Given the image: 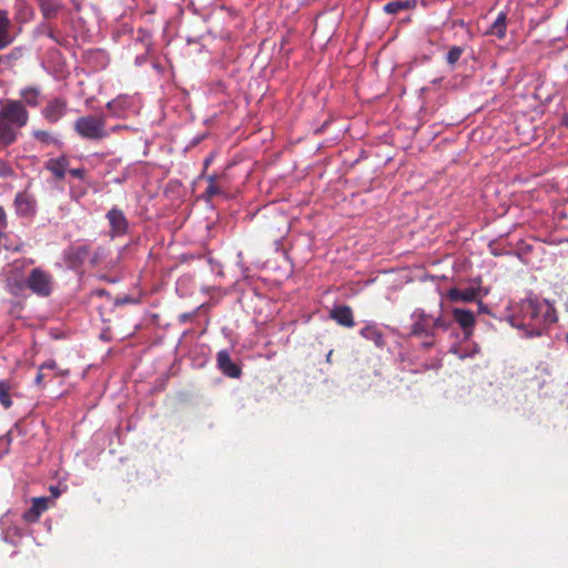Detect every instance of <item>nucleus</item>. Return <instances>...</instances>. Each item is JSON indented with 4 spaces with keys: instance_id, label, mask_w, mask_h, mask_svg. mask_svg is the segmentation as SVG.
<instances>
[{
    "instance_id": "obj_1",
    "label": "nucleus",
    "mask_w": 568,
    "mask_h": 568,
    "mask_svg": "<svg viewBox=\"0 0 568 568\" xmlns=\"http://www.w3.org/2000/svg\"><path fill=\"white\" fill-rule=\"evenodd\" d=\"M520 317L507 316L506 321L515 328L523 331L526 337H538L557 322L555 306L547 300L528 297L519 305Z\"/></svg>"
},
{
    "instance_id": "obj_2",
    "label": "nucleus",
    "mask_w": 568,
    "mask_h": 568,
    "mask_svg": "<svg viewBox=\"0 0 568 568\" xmlns=\"http://www.w3.org/2000/svg\"><path fill=\"white\" fill-rule=\"evenodd\" d=\"M410 335L423 338L422 347L428 349L436 343L435 338L439 331L446 332L452 326V321L442 314L432 315L424 308H415L410 314Z\"/></svg>"
},
{
    "instance_id": "obj_3",
    "label": "nucleus",
    "mask_w": 568,
    "mask_h": 568,
    "mask_svg": "<svg viewBox=\"0 0 568 568\" xmlns=\"http://www.w3.org/2000/svg\"><path fill=\"white\" fill-rule=\"evenodd\" d=\"M29 112L20 101H9L0 109V150L13 144L18 130L26 126Z\"/></svg>"
},
{
    "instance_id": "obj_4",
    "label": "nucleus",
    "mask_w": 568,
    "mask_h": 568,
    "mask_svg": "<svg viewBox=\"0 0 568 568\" xmlns=\"http://www.w3.org/2000/svg\"><path fill=\"white\" fill-rule=\"evenodd\" d=\"M73 129L75 133L88 141H102L110 136V131L105 126L104 115H82L79 116L74 123Z\"/></svg>"
},
{
    "instance_id": "obj_5",
    "label": "nucleus",
    "mask_w": 568,
    "mask_h": 568,
    "mask_svg": "<svg viewBox=\"0 0 568 568\" xmlns=\"http://www.w3.org/2000/svg\"><path fill=\"white\" fill-rule=\"evenodd\" d=\"M54 284L53 275L41 267L32 268L26 280L27 287L39 297H49Z\"/></svg>"
},
{
    "instance_id": "obj_6",
    "label": "nucleus",
    "mask_w": 568,
    "mask_h": 568,
    "mask_svg": "<svg viewBox=\"0 0 568 568\" xmlns=\"http://www.w3.org/2000/svg\"><path fill=\"white\" fill-rule=\"evenodd\" d=\"M105 108L110 111L111 116L115 119H128L138 113L139 105L135 97L120 94L109 101Z\"/></svg>"
},
{
    "instance_id": "obj_7",
    "label": "nucleus",
    "mask_w": 568,
    "mask_h": 568,
    "mask_svg": "<svg viewBox=\"0 0 568 568\" xmlns=\"http://www.w3.org/2000/svg\"><path fill=\"white\" fill-rule=\"evenodd\" d=\"M13 207L18 217L32 220L38 212V202L31 192L23 190L16 194Z\"/></svg>"
},
{
    "instance_id": "obj_8",
    "label": "nucleus",
    "mask_w": 568,
    "mask_h": 568,
    "mask_svg": "<svg viewBox=\"0 0 568 568\" xmlns=\"http://www.w3.org/2000/svg\"><path fill=\"white\" fill-rule=\"evenodd\" d=\"M19 517L16 513L7 511L0 519L1 538L6 542L16 545L17 539L22 536V529L19 526Z\"/></svg>"
},
{
    "instance_id": "obj_9",
    "label": "nucleus",
    "mask_w": 568,
    "mask_h": 568,
    "mask_svg": "<svg viewBox=\"0 0 568 568\" xmlns=\"http://www.w3.org/2000/svg\"><path fill=\"white\" fill-rule=\"evenodd\" d=\"M68 102L63 98L55 97L50 99L41 110L42 118L49 123H58L68 113Z\"/></svg>"
},
{
    "instance_id": "obj_10",
    "label": "nucleus",
    "mask_w": 568,
    "mask_h": 568,
    "mask_svg": "<svg viewBox=\"0 0 568 568\" xmlns=\"http://www.w3.org/2000/svg\"><path fill=\"white\" fill-rule=\"evenodd\" d=\"M89 255V246L85 244L72 245L62 253V260L69 270L79 268Z\"/></svg>"
},
{
    "instance_id": "obj_11",
    "label": "nucleus",
    "mask_w": 568,
    "mask_h": 568,
    "mask_svg": "<svg viewBox=\"0 0 568 568\" xmlns=\"http://www.w3.org/2000/svg\"><path fill=\"white\" fill-rule=\"evenodd\" d=\"M488 294L487 290H483L480 286H470L464 290L453 287L447 291V297L452 302H475Z\"/></svg>"
},
{
    "instance_id": "obj_12",
    "label": "nucleus",
    "mask_w": 568,
    "mask_h": 568,
    "mask_svg": "<svg viewBox=\"0 0 568 568\" xmlns=\"http://www.w3.org/2000/svg\"><path fill=\"white\" fill-rule=\"evenodd\" d=\"M106 219L110 224V234L113 237L126 234L129 222L122 210L112 207L108 211Z\"/></svg>"
},
{
    "instance_id": "obj_13",
    "label": "nucleus",
    "mask_w": 568,
    "mask_h": 568,
    "mask_svg": "<svg viewBox=\"0 0 568 568\" xmlns=\"http://www.w3.org/2000/svg\"><path fill=\"white\" fill-rule=\"evenodd\" d=\"M219 369L227 377L237 378L241 376V367L235 364L226 349H222L216 355Z\"/></svg>"
},
{
    "instance_id": "obj_14",
    "label": "nucleus",
    "mask_w": 568,
    "mask_h": 568,
    "mask_svg": "<svg viewBox=\"0 0 568 568\" xmlns=\"http://www.w3.org/2000/svg\"><path fill=\"white\" fill-rule=\"evenodd\" d=\"M363 338L371 341L377 348H384L386 345L384 334L375 322H367L359 331Z\"/></svg>"
},
{
    "instance_id": "obj_15",
    "label": "nucleus",
    "mask_w": 568,
    "mask_h": 568,
    "mask_svg": "<svg viewBox=\"0 0 568 568\" xmlns=\"http://www.w3.org/2000/svg\"><path fill=\"white\" fill-rule=\"evenodd\" d=\"M455 322L462 327L466 337L470 336L475 326V315L471 311L460 307L453 308Z\"/></svg>"
},
{
    "instance_id": "obj_16",
    "label": "nucleus",
    "mask_w": 568,
    "mask_h": 568,
    "mask_svg": "<svg viewBox=\"0 0 568 568\" xmlns=\"http://www.w3.org/2000/svg\"><path fill=\"white\" fill-rule=\"evenodd\" d=\"M70 161L67 155H60L58 158H51L49 159L44 168L45 170L50 171L55 179L62 180L65 176V173L69 169Z\"/></svg>"
},
{
    "instance_id": "obj_17",
    "label": "nucleus",
    "mask_w": 568,
    "mask_h": 568,
    "mask_svg": "<svg viewBox=\"0 0 568 568\" xmlns=\"http://www.w3.org/2000/svg\"><path fill=\"white\" fill-rule=\"evenodd\" d=\"M329 316L342 326L353 327L355 325L352 308L347 305L335 306L332 308Z\"/></svg>"
},
{
    "instance_id": "obj_18",
    "label": "nucleus",
    "mask_w": 568,
    "mask_h": 568,
    "mask_svg": "<svg viewBox=\"0 0 568 568\" xmlns=\"http://www.w3.org/2000/svg\"><path fill=\"white\" fill-rule=\"evenodd\" d=\"M48 503L49 498L47 497L34 498L32 507L22 515V518L28 523L37 521L41 514L48 509Z\"/></svg>"
},
{
    "instance_id": "obj_19",
    "label": "nucleus",
    "mask_w": 568,
    "mask_h": 568,
    "mask_svg": "<svg viewBox=\"0 0 568 568\" xmlns=\"http://www.w3.org/2000/svg\"><path fill=\"white\" fill-rule=\"evenodd\" d=\"M20 101L31 108H37L41 101V90L39 87H26L20 90Z\"/></svg>"
},
{
    "instance_id": "obj_20",
    "label": "nucleus",
    "mask_w": 568,
    "mask_h": 568,
    "mask_svg": "<svg viewBox=\"0 0 568 568\" xmlns=\"http://www.w3.org/2000/svg\"><path fill=\"white\" fill-rule=\"evenodd\" d=\"M41 13L45 19L57 17L60 10L63 8L62 0H38Z\"/></svg>"
},
{
    "instance_id": "obj_21",
    "label": "nucleus",
    "mask_w": 568,
    "mask_h": 568,
    "mask_svg": "<svg viewBox=\"0 0 568 568\" xmlns=\"http://www.w3.org/2000/svg\"><path fill=\"white\" fill-rule=\"evenodd\" d=\"M10 19L8 11L0 9V49L6 48L12 42L9 33Z\"/></svg>"
},
{
    "instance_id": "obj_22",
    "label": "nucleus",
    "mask_w": 568,
    "mask_h": 568,
    "mask_svg": "<svg viewBox=\"0 0 568 568\" xmlns=\"http://www.w3.org/2000/svg\"><path fill=\"white\" fill-rule=\"evenodd\" d=\"M506 20L507 14L504 11H500L490 28L488 29L487 33L496 36L498 39H503L506 36Z\"/></svg>"
},
{
    "instance_id": "obj_23",
    "label": "nucleus",
    "mask_w": 568,
    "mask_h": 568,
    "mask_svg": "<svg viewBox=\"0 0 568 568\" xmlns=\"http://www.w3.org/2000/svg\"><path fill=\"white\" fill-rule=\"evenodd\" d=\"M415 6H416V0L389 1L384 6V12L387 14H395L399 11L414 8Z\"/></svg>"
},
{
    "instance_id": "obj_24",
    "label": "nucleus",
    "mask_w": 568,
    "mask_h": 568,
    "mask_svg": "<svg viewBox=\"0 0 568 568\" xmlns=\"http://www.w3.org/2000/svg\"><path fill=\"white\" fill-rule=\"evenodd\" d=\"M24 286H27L26 282L20 280L18 276L8 275L6 278V288L10 294L14 296H19L23 291Z\"/></svg>"
},
{
    "instance_id": "obj_25",
    "label": "nucleus",
    "mask_w": 568,
    "mask_h": 568,
    "mask_svg": "<svg viewBox=\"0 0 568 568\" xmlns=\"http://www.w3.org/2000/svg\"><path fill=\"white\" fill-rule=\"evenodd\" d=\"M11 384L6 379H0V404L6 408H10L12 406L11 400Z\"/></svg>"
},
{
    "instance_id": "obj_26",
    "label": "nucleus",
    "mask_w": 568,
    "mask_h": 568,
    "mask_svg": "<svg viewBox=\"0 0 568 568\" xmlns=\"http://www.w3.org/2000/svg\"><path fill=\"white\" fill-rule=\"evenodd\" d=\"M32 136L43 144L61 145V141L58 138L53 136L49 131L34 130L32 131Z\"/></svg>"
},
{
    "instance_id": "obj_27",
    "label": "nucleus",
    "mask_w": 568,
    "mask_h": 568,
    "mask_svg": "<svg viewBox=\"0 0 568 568\" xmlns=\"http://www.w3.org/2000/svg\"><path fill=\"white\" fill-rule=\"evenodd\" d=\"M464 53V48L454 45L446 54V61L449 65H455Z\"/></svg>"
},
{
    "instance_id": "obj_28",
    "label": "nucleus",
    "mask_w": 568,
    "mask_h": 568,
    "mask_svg": "<svg viewBox=\"0 0 568 568\" xmlns=\"http://www.w3.org/2000/svg\"><path fill=\"white\" fill-rule=\"evenodd\" d=\"M449 352L454 355H456L460 359H465L468 357H473L475 354L479 352V348L477 345H475L470 351L462 349L459 346H452Z\"/></svg>"
},
{
    "instance_id": "obj_29",
    "label": "nucleus",
    "mask_w": 568,
    "mask_h": 568,
    "mask_svg": "<svg viewBox=\"0 0 568 568\" xmlns=\"http://www.w3.org/2000/svg\"><path fill=\"white\" fill-rule=\"evenodd\" d=\"M108 250L102 247V246H99L95 248V251L93 252L91 258H90V264L92 266H97L99 265L100 263H102L106 256H108Z\"/></svg>"
},
{
    "instance_id": "obj_30",
    "label": "nucleus",
    "mask_w": 568,
    "mask_h": 568,
    "mask_svg": "<svg viewBox=\"0 0 568 568\" xmlns=\"http://www.w3.org/2000/svg\"><path fill=\"white\" fill-rule=\"evenodd\" d=\"M209 185L205 190L204 196L206 199H212L213 196L221 194V189L215 183V175H210L207 178Z\"/></svg>"
},
{
    "instance_id": "obj_31",
    "label": "nucleus",
    "mask_w": 568,
    "mask_h": 568,
    "mask_svg": "<svg viewBox=\"0 0 568 568\" xmlns=\"http://www.w3.org/2000/svg\"><path fill=\"white\" fill-rule=\"evenodd\" d=\"M12 175H13V170L10 166V164L7 161L0 159V178L6 179V178H10Z\"/></svg>"
},
{
    "instance_id": "obj_32",
    "label": "nucleus",
    "mask_w": 568,
    "mask_h": 568,
    "mask_svg": "<svg viewBox=\"0 0 568 568\" xmlns=\"http://www.w3.org/2000/svg\"><path fill=\"white\" fill-rule=\"evenodd\" d=\"M236 265L237 267L240 268L241 271V274L244 278H247L248 277V272H250V268L244 264L243 262V253L242 252H239L237 253V262H236Z\"/></svg>"
},
{
    "instance_id": "obj_33",
    "label": "nucleus",
    "mask_w": 568,
    "mask_h": 568,
    "mask_svg": "<svg viewBox=\"0 0 568 568\" xmlns=\"http://www.w3.org/2000/svg\"><path fill=\"white\" fill-rule=\"evenodd\" d=\"M69 174L78 180H84L85 170L83 168L70 169L68 170Z\"/></svg>"
},
{
    "instance_id": "obj_34",
    "label": "nucleus",
    "mask_w": 568,
    "mask_h": 568,
    "mask_svg": "<svg viewBox=\"0 0 568 568\" xmlns=\"http://www.w3.org/2000/svg\"><path fill=\"white\" fill-rule=\"evenodd\" d=\"M8 226V217L4 209L0 205V230H6Z\"/></svg>"
},
{
    "instance_id": "obj_35",
    "label": "nucleus",
    "mask_w": 568,
    "mask_h": 568,
    "mask_svg": "<svg viewBox=\"0 0 568 568\" xmlns=\"http://www.w3.org/2000/svg\"><path fill=\"white\" fill-rule=\"evenodd\" d=\"M477 311L479 314H488V315H491L494 316L490 311L488 310L487 305H485L480 298L477 300Z\"/></svg>"
},
{
    "instance_id": "obj_36",
    "label": "nucleus",
    "mask_w": 568,
    "mask_h": 568,
    "mask_svg": "<svg viewBox=\"0 0 568 568\" xmlns=\"http://www.w3.org/2000/svg\"><path fill=\"white\" fill-rule=\"evenodd\" d=\"M57 367V363L53 359H49L40 365L39 369H54Z\"/></svg>"
},
{
    "instance_id": "obj_37",
    "label": "nucleus",
    "mask_w": 568,
    "mask_h": 568,
    "mask_svg": "<svg viewBox=\"0 0 568 568\" xmlns=\"http://www.w3.org/2000/svg\"><path fill=\"white\" fill-rule=\"evenodd\" d=\"M195 312L192 313H183L180 315L179 320L181 323H187L194 316Z\"/></svg>"
},
{
    "instance_id": "obj_38",
    "label": "nucleus",
    "mask_w": 568,
    "mask_h": 568,
    "mask_svg": "<svg viewBox=\"0 0 568 568\" xmlns=\"http://www.w3.org/2000/svg\"><path fill=\"white\" fill-rule=\"evenodd\" d=\"M125 129H128L126 125L116 124V125L111 126L108 130L110 131V134H111V133H115V132H119V131L125 130Z\"/></svg>"
},
{
    "instance_id": "obj_39",
    "label": "nucleus",
    "mask_w": 568,
    "mask_h": 568,
    "mask_svg": "<svg viewBox=\"0 0 568 568\" xmlns=\"http://www.w3.org/2000/svg\"><path fill=\"white\" fill-rule=\"evenodd\" d=\"M42 381H43V374H42V371L39 369L36 378H34V384L36 385H41Z\"/></svg>"
},
{
    "instance_id": "obj_40",
    "label": "nucleus",
    "mask_w": 568,
    "mask_h": 568,
    "mask_svg": "<svg viewBox=\"0 0 568 568\" xmlns=\"http://www.w3.org/2000/svg\"><path fill=\"white\" fill-rule=\"evenodd\" d=\"M50 490L53 497H58L60 495V491L57 487H51Z\"/></svg>"
},
{
    "instance_id": "obj_41",
    "label": "nucleus",
    "mask_w": 568,
    "mask_h": 568,
    "mask_svg": "<svg viewBox=\"0 0 568 568\" xmlns=\"http://www.w3.org/2000/svg\"><path fill=\"white\" fill-rule=\"evenodd\" d=\"M564 341H565V342H566V344L568 345V333H566V334L564 335Z\"/></svg>"
},
{
    "instance_id": "obj_42",
    "label": "nucleus",
    "mask_w": 568,
    "mask_h": 568,
    "mask_svg": "<svg viewBox=\"0 0 568 568\" xmlns=\"http://www.w3.org/2000/svg\"><path fill=\"white\" fill-rule=\"evenodd\" d=\"M135 61H136V63H140V62H142V59L135 58Z\"/></svg>"
},
{
    "instance_id": "obj_43",
    "label": "nucleus",
    "mask_w": 568,
    "mask_h": 568,
    "mask_svg": "<svg viewBox=\"0 0 568 568\" xmlns=\"http://www.w3.org/2000/svg\"><path fill=\"white\" fill-rule=\"evenodd\" d=\"M135 61H136V63H140V62H142V59L135 58Z\"/></svg>"
}]
</instances>
